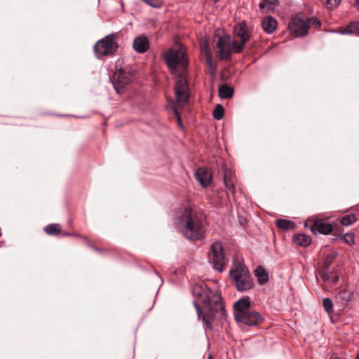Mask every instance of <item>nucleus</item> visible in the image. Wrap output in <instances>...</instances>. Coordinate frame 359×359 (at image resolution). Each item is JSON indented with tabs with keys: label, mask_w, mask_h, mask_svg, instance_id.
<instances>
[{
	"label": "nucleus",
	"mask_w": 359,
	"mask_h": 359,
	"mask_svg": "<svg viewBox=\"0 0 359 359\" xmlns=\"http://www.w3.org/2000/svg\"><path fill=\"white\" fill-rule=\"evenodd\" d=\"M208 257L209 262L215 270L219 272L223 271L225 257L222 244L219 242H215L211 245Z\"/></svg>",
	"instance_id": "1a4fd4ad"
},
{
	"label": "nucleus",
	"mask_w": 359,
	"mask_h": 359,
	"mask_svg": "<svg viewBox=\"0 0 359 359\" xmlns=\"http://www.w3.org/2000/svg\"><path fill=\"white\" fill-rule=\"evenodd\" d=\"M255 275L260 284H265L269 280L268 274L264 267L259 266L255 271Z\"/></svg>",
	"instance_id": "6ab92c4d"
},
{
	"label": "nucleus",
	"mask_w": 359,
	"mask_h": 359,
	"mask_svg": "<svg viewBox=\"0 0 359 359\" xmlns=\"http://www.w3.org/2000/svg\"><path fill=\"white\" fill-rule=\"evenodd\" d=\"M44 231L48 235L51 236H57L59 235L61 232V229L60 228L59 224H48L44 228Z\"/></svg>",
	"instance_id": "b1692460"
},
{
	"label": "nucleus",
	"mask_w": 359,
	"mask_h": 359,
	"mask_svg": "<svg viewBox=\"0 0 359 359\" xmlns=\"http://www.w3.org/2000/svg\"><path fill=\"white\" fill-rule=\"evenodd\" d=\"M116 35L109 34L98 41L94 46V51L98 58L113 54L118 48L116 42Z\"/></svg>",
	"instance_id": "0eeeda50"
},
{
	"label": "nucleus",
	"mask_w": 359,
	"mask_h": 359,
	"mask_svg": "<svg viewBox=\"0 0 359 359\" xmlns=\"http://www.w3.org/2000/svg\"><path fill=\"white\" fill-rule=\"evenodd\" d=\"M356 221L355 216L353 214L345 215L341 220V224L344 226H349Z\"/></svg>",
	"instance_id": "bb28decb"
},
{
	"label": "nucleus",
	"mask_w": 359,
	"mask_h": 359,
	"mask_svg": "<svg viewBox=\"0 0 359 359\" xmlns=\"http://www.w3.org/2000/svg\"><path fill=\"white\" fill-rule=\"evenodd\" d=\"M196 180L204 187L210 185L211 175L205 168H199L195 172Z\"/></svg>",
	"instance_id": "ddd939ff"
},
{
	"label": "nucleus",
	"mask_w": 359,
	"mask_h": 359,
	"mask_svg": "<svg viewBox=\"0 0 359 359\" xmlns=\"http://www.w3.org/2000/svg\"><path fill=\"white\" fill-rule=\"evenodd\" d=\"M234 34L236 37L240 39L238 44L244 45L250 39V32L245 22L238 23L234 27Z\"/></svg>",
	"instance_id": "9b49d317"
},
{
	"label": "nucleus",
	"mask_w": 359,
	"mask_h": 359,
	"mask_svg": "<svg viewBox=\"0 0 359 359\" xmlns=\"http://www.w3.org/2000/svg\"><path fill=\"white\" fill-rule=\"evenodd\" d=\"M332 229L333 227L330 224L322 221L315 222L311 228L312 232L315 234L318 233L329 234L332 231Z\"/></svg>",
	"instance_id": "4468645a"
},
{
	"label": "nucleus",
	"mask_w": 359,
	"mask_h": 359,
	"mask_svg": "<svg viewBox=\"0 0 359 359\" xmlns=\"http://www.w3.org/2000/svg\"><path fill=\"white\" fill-rule=\"evenodd\" d=\"M250 302L248 297L242 298L238 300L233 306L234 309V318L236 320L241 318L245 312L250 311Z\"/></svg>",
	"instance_id": "f8f14e48"
},
{
	"label": "nucleus",
	"mask_w": 359,
	"mask_h": 359,
	"mask_svg": "<svg viewBox=\"0 0 359 359\" xmlns=\"http://www.w3.org/2000/svg\"><path fill=\"white\" fill-rule=\"evenodd\" d=\"M320 26L319 20L315 18H307L299 14L292 18L288 25L290 34L296 37L306 36L311 26Z\"/></svg>",
	"instance_id": "39448f33"
},
{
	"label": "nucleus",
	"mask_w": 359,
	"mask_h": 359,
	"mask_svg": "<svg viewBox=\"0 0 359 359\" xmlns=\"http://www.w3.org/2000/svg\"><path fill=\"white\" fill-rule=\"evenodd\" d=\"M325 4L328 8H335L341 1V0H320Z\"/></svg>",
	"instance_id": "c756f323"
},
{
	"label": "nucleus",
	"mask_w": 359,
	"mask_h": 359,
	"mask_svg": "<svg viewBox=\"0 0 359 359\" xmlns=\"http://www.w3.org/2000/svg\"><path fill=\"white\" fill-rule=\"evenodd\" d=\"M355 4L358 9L359 10V0H355Z\"/></svg>",
	"instance_id": "72a5a7b5"
},
{
	"label": "nucleus",
	"mask_w": 359,
	"mask_h": 359,
	"mask_svg": "<svg viewBox=\"0 0 359 359\" xmlns=\"http://www.w3.org/2000/svg\"><path fill=\"white\" fill-rule=\"evenodd\" d=\"M208 359H212L211 355H209Z\"/></svg>",
	"instance_id": "c9c22d12"
},
{
	"label": "nucleus",
	"mask_w": 359,
	"mask_h": 359,
	"mask_svg": "<svg viewBox=\"0 0 359 359\" xmlns=\"http://www.w3.org/2000/svg\"><path fill=\"white\" fill-rule=\"evenodd\" d=\"M355 359H359V353H358V355H357V356H356Z\"/></svg>",
	"instance_id": "f704fd0d"
},
{
	"label": "nucleus",
	"mask_w": 359,
	"mask_h": 359,
	"mask_svg": "<svg viewBox=\"0 0 359 359\" xmlns=\"http://www.w3.org/2000/svg\"><path fill=\"white\" fill-rule=\"evenodd\" d=\"M224 116V108L222 105L217 104L214 111L213 116L217 120H220Z\"/></svg>",
	"instance_id": "cd10ccee"
},
{
	"label": "nucleus",
	"mask_w": 359,
	"mask_h": 359,
	"mask_svg": "<svg viewBox=\"0 0 359 359\" xmlns=\"http://www.w3.org/2000/svg\"><path fill=\"white\" fill-rule=\"evenodd\" d=\"M193 294L199 298L204 304L203 309L194 302L198 317L201 319L204 325L212 329V323L217 313L224 316L225 311L219 293L217 291L210 290L201 285H195L193 287Z\"/></svg>",
	"instance_id": "f03ea898"
},
{
	"label": "nucleus",
	"mask_w": 359,
	"mask_h": 359,
	"mask_svg": "<svg viewBox=\"0 0 359 359\" xmlns=\"http://www.w3.org/2000/svg\"><path fill=\"white\" fill-rule=\"evenodd\" d=\"M224 180L226 187L233 193L234 191V178L229 175L227 172L224 173Z\"/></svg>",
	"instance_id": "a878e982"
},
{
	"label": "nucleus",
	"mask_w": 359,
	"mask_h": 359,
	"mask_svg": "<svg viewBox=\"0 0 359 359\" xmlns=\"http://www.w3.org/2000/svg\"><path fill=\"white\" fill-rule=\"evenodd\" d=\"M216 47L217 53L221 60H229L232 53H239L243 50L241 44H238L237 41L232 39L228 35L219 37Z\"/></svg>",
	"instance_id": "423d86ee"
},
{
	"label": "nucleus",
	"mask_w": 359,
	"mask_h": 359,
	"mask_svg": "<svg viewBox=\"0 0 359 359\" xmlns=\"http://www.w3.org/2000/svg\"><path fill=\"white\" fill-rule=\"evenodd\" d=\"M278 4V0H264L259 7L264 12L273 11Z\"/></svg>",
	"instance_id": "aec40b11"
},
{
	"label": "nucleus",
	"mask_w": 359,
	"mask_h": 359,
	"mask_svg": "<svg viewBox=\"0 0 359 359\" xmlns=\"http://www.w3.org/2000/svg\"><path fill=\"white\" fill-rule=\"evenodd\" d=\"M277 25L276 20L270 15L265 17L262 21V29L267 34L273 33L277 29Z\"/></svg>",
	"instance_id": "2eb2a0df"
},
{
	"label": "nucleus",
	"mask_w": 359,
	"mask_h": 359,
	"mask_svg": "<svg viewBox=\"0 0 359 359\" xmlns=\"http://www.w3.org/2000/svg\"><path fill=\"white\" fill-rule=\"evenodd\" d=\"M359 30V23L358 22H351L343 31L344 34H350L355 33Z\"/></svg>",
	"instance_id": "393cba45"
},
{
	"label": "nucleus",
	"mask_w": 359,
	"mask_h": 359,
	"mask_svg": "<svg viewBox=\"0 0 359 359\" xmlns=\"http://www.w3.org/2000/svg\"><path fill=\"white\" fill-rule=\"evenodd\" d=\"M332 262V259H329L328 258L325 260V265L328 266Z\"/></svg>",
	"instance_id": "473e14b6"
},
{
	"label": "nucleus",
	"mask_w": 359,
	"mask_h": 359,
	"mask_svg": "<svg viewBox=\"0 0 359 359\" xmlns=\"http://www.w3.org/2000/svg\"><path fill=\"white\" fill-rule=\"evenodd\" d=\"M276 224L278 229L283 230H290L295 228V224L293 222L285 219L276 220Z\"/></svg>",
	"instance_id": "412c9836"
},
{
	"label": "nucleus",
	"mask_w": 359,
	"mask_h": 359,
	"mask_svg": "<svg viewBox=\"0 0 359 359\" xmlns=\"http://www.w3.org/2000/svg\"><path fill=\"white\" fill-rule=\"evenodd\" d=\"M293 241L298 245L306 247L311 244V238L306 234L299 233L293 237Z\"/></svg>",
	"instance_id": "a211bd4d"
},
{
	"label": "nucleus",
	"mask_w": 359,
	"mask_h": 359,
	"mask_svg": "<svg viewBox=\"0 0 359 359\" xmlns=\"http://www.w3.org/2000/svg\"><path fill=\"white\" fill-rule=\"evenodd\" d=\"M177 230L188 240H201L204 236V227L201 218L191 209H186L175 219Z\"/></svg>",
	"instance_id": "7ed1b4c3"
},
{
	"label": "nucleus",
	"mask_w": 359,
	"mask_h": 359,
	"mask_svg": "<svg viewBox=\"0 0 359 359\" xmlns=\"http://www.w3.org/2000/svg\"><path fill=\"white\" fill-rule=\"evenodd\" d=\"M321 278L324 281L330 283L333 285L336 284L339 280L338 274L336 273L330 272L327 268H325L322 271Z\"/></svg>",
	"instance_id": "f3484780"
},
{
	"label": "nucleus",
	"mask_w": 359,
	"mask_h": 359,
	"mask_svg": "<svg viewBox=\"0 0 359 359\" xmlns=\"http://www.w3.org/2000/svg\"><path fill=\"white\" fill-rule=\"evenodd\" d=\"M164 58L171 73L177 77L175 86V107L174 111L178 123L181 126V120L177 107L185 106L189 99V86L185 76L188 61L182 46L176 49L168 50L165 53Z\"/></svg>",
	"instance_id": "f257e3e1"
},
{
	"label": "nucleus",
	"mask_w": 359,
	"mask_h": 359,
	"mask_svg": "<svg viewBox=\"0 0 359 359\" xmlns=\"http://www.w3.org/2000/svg\"><path fill=\"white\" fill-rule=\"evenodd\" d=\"M133 48L138 53H144L149 48V43L147 37L139 36L134 39Z\"/></svg>",
	"instance_id": "dca6fc26"
},
{
	"label": "nucleus",
	"mask_w": 359,
	"mask_h": 359,
	"mask_svg": "<svg viewBox=\"0 0 359 359\" xmlns=\"http://www.w3.org/2000/svg\"><path fill=\"white\" fill-rule=\"evenodd\" d=\"M146 4L154 8H159L163 4L162 0H142Z\"/></svg>",
	"instance_id": "7c9ffc66"
},
{
	"label": "nucleus",
	"mask_w": 359,
	"mask_h": 359,
	"mask_svg": "<svg viewBox=\"0 0 359 359\" xmlns=\"http://www.w3.org/2000/svg\"><path fill=\"white\" fill-rule=\"evenodd\" d=\"M229 273L238 291H246L253 287L249 271L242 262L234 261Z\"/></svg>",
	"instance_id": "20e7f679"
},
{
	"label": "nucleus",
	"mask_w": 359,
	"mask_h": 359,
	"mask_svg": "<svg viewBox=\"0 0 359 359\" xmlns=\"http://www.w3.org/2000/svg\"><path fill=\"white\" fill-rule=\"evenodd\" d=\"M201 51L206 57V62L209 65L211 68L215 69V67L212 64V57L208 48V45L207 41H204L203 44H201Z\"/></svg>",
	"instance_id": "4be33fe9"
},
{
	"label": "nucleus",
	"mask_w": 359,
	"mask_h": 359,
	"mask_svg": "<svg viewBox=\"0 0 359 359\" xmlns=\"http://www.w3.org/2000/svg\"><path fill=\"white\" fill-rule=\"evenodd\" d=\"M236 320L250 326H254L262 323L263 318L258 312L250 310Z\"/></svg>",
	"instance_id": "9d476101"
},
{
	"label": "nucleus",
	"mask_w": 359,
	"mask_h": 359,
	"mask_svg": "<svg viewBox=\"0 0 359 359\" xmlns=\"http://www.w3.org/2000/svg\"><path fill=\"white\" fill-rule=\"evenodd\" d=\"M219 95L222 99L230 98L233 95V89L226 85H223L219 88Z\"/></svg>",
	"instance_id": "5701e85b"
},
{
	"label": "nucleus",
	"mask_w": 359,
	"mask_h": 359,
	"mask_svg": "<svg viewBox=\"0 0 359 359\" xmlns=\"http://www.w3.org/2000/svg\"><path fill=\"white\" fill-rule=\"evenodd\" d=\"M323 306H324L325 311L328 313H332L333 312V309H332L333 303L330 299H329V298L324 299L323 301Z\"/></svg>",
	"instance_id": "c85d7f7f"
},
{
	"label": "nucleus",
	"mask_w": 359,
	"mask_h": 359,
	"mask_svg": "<svg viewBox=\"0 0 359 359\" xmlns=\"http://www.w3.org/2000/svg\"><path fill=\"white\" fill-rule=\"evenodd\" d=\"M133 79V72L123 69L121 64L116 65V72L111 79L114 89L118 93H121L123 89L129 85Z\"/></svg>",
	"instance_id": "6e6552de"
},
{
	"label": "nucleus",
	"mask_w": 359,
	"mask_h": 359,
	"mask_svg": "<svg viewBox=\"0 0 359 359\" xmlns=\"http://www.w3.org/2000/svg\"><path fill=\"white\" fill-rule=\"evenodd\" d=\"M344 240L346 243H349V244L353 243V242H354L353 236V235H352V234H348V233H347V234L344 235Z\"/></svg>",
	"instance_id": "2f4dec72"
}]
</instances>
